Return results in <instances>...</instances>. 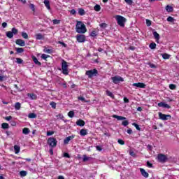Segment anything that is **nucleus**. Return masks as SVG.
<instances>
[{"instance_id":"f257e3e1","label":"nucleus","mask_w":179,"mask_h":179,"mask_svg":"<svg viewBox=\"0 0 179 179\" xmlns=\"http://www.w3.org/2000/svg\"><path fill=\"white\" fill-rule=\"evenodd\" d=\"M76 31L80 34H85L87 31V29H86V25L82 21H78L76 25Z\"/></svg>"},{"instance_id":"f03ea898","label":"nucleus","mask_w":179,"mask_h":179,"mask_svg":"<svg viewBox=\"0 0 179 179\" xmlns=\"http://www.w3.org/2000/svg\"><path fill=\"white\" fill-rule=\"evenodd\" d=\"M115 19L117 22V24L120 26V27H125V22H127V19L121 15H116Z\"/></svg>"},{"instance_id":"7ed1b4c3","label":"nucleus","mask_w":179,"mask_h":179,"mask_svg":"<svg viewBox=\"0 0 179 179\" xmlns=\"http://www.w3.org/2000/svg\"><path fill=\"white\" fill-rule=\"evenodd\" d=\"M62 71L64 75H69V71H68V62L62 59Z\"/></svg>"},{"instance_id":"20e7f679","label":"nucleus","mask_w":179,"mask_h":179,"mask_svg":"<svg viewBox=\"0 0 179 179\" xmlns=\"http://www.w3.org/2000/svg\"><path fill=\"white\" fill-rule=\"evenodd\" d=\"M18 33V31L17 29H16V28H13L11 29V31H7L6 33V37H8V38H13V34L15 35V34H17Z\"/></svg>"},{"instance_id":"39448f33","label":"nucleus","mask_w":179,"mask_h":179,"mask_svg":"<svg viewBox=\"0 0 179 179\" xmlns=\"http://www.w3.org/2000/svg\"><path fill=\"white\" fill-rule=\"evenodd\" d=\"M111 80L115 85H118V83H120V82H124V78L119 76L112 77Z\"/></svg>"},{"instance_id":"423d86ee","label":"nucleus","mask_w":179,"mask_h":179,"mask_svg":"<svg viewBox=\"0 0 179 179\" xmlns=\"http://www.w3.org/2000/svg\"><path fill=\"white\" fill-rule=\"evenodd\" d=\"M98 73L97 69H94L92 70L87 71L85 75L88 76V78H93V76H96Z\"/></svg>"},{"instance_id":"0eeeda50","label":"nucleus","mask_w":179,"mask_h":179,"mask_svg":"<svg viewBox=\"0 0 179 179\" xmlns=\"http://www.w3.org/2000/svg\"><path fill=\"white\" fill-rule=\"evenodd\" d=\"M48 145L51 148H55L57 146V139L53 137H50L48 139Z\"/></svg>"},{"instance_id":"6e6552de","label":"nucleus","mask_w":179,"mask_h":179,"mask_svg":"<svg viewBox=\"0 0 179 179\" xmlns=\"http://www.w3.org/2000/svg\"><path fill=\"white\" fill-rule=\"evenodd\" d=\"M158 162L159 163H166L169 158L167 157V155H164L163 154H159L157 156Z\"/></svg>"},{"instance_id":"1a4fd4ad","label":"nucleus","mask_w":179,"mask_h":179,"mask_svg":"<svg viewBox=\"0 0 179 179\" xmlns=\"http://www.w3.org/2000/svg\"><path fill=\"white\" fill-rule=\"evenodd\" d=\"M158 115L159 117V120H162V121H167L171 119V115H165L162 113H159Z\"/></svg>"},{"instance_id":"9d476101","label":"nucleus","mask_w":179,"mask_h":179,"mask_svg":"<svg viewBox=\"0 0 179 179\" xmlns=\"http://www.w3.org/2000/svg\"><path fill=\"white\" fill-rule=\"evenodd\" d=\"M76 38H77V41L78 43H85L86 41L85 35H78V36H77Z\"/></svg>"},{"instance_id":"9b49d317","label":"nucleus","mask_w":179,"mask_h":179,"mask_svg":"<svg viewBox=\"0 0 179 179\" xmlns=\"http://www.w3.org/2000/svg\"><path fill=\"white\" fill-rule=\"evenodd\" d=\"M73 138H75V135L69 136L66 137V138H64V145H68L69 143V141H72V139H73Z\"/></svg>"},{"instance_id":"f8f14e48","label":"nucleus","mask_w":179,"mask_h":179,"mask_svg":"<svg viewBox=\"0 0 179 179\" xmlns=\"http://www.w3.org/2000/svg\"><path fill=\"white\" fill-rule=\"evenodd\" d=\"M133 86L140 87V89H145V87H146V85H145L143 83H134Z\"/></svg>"},{"instance_id":"ddd939ff","label":"nucleus","mask_w":179,"mask_h":179,"mask_svg":"<svg viewBox=\"0 0 179 179\" xmlns=\"http://www.w3.org/2000/svg\"><path fill=\"white\" fill-rule=\"evenodd\" d=\"M15 43L17 44V45H20V47H24L26 45V43L22 39H17L15 41Z\"/></svg>"},{"instance_id":"4468645a","label":"nucleus","mask_w":179,"mask_h":179,"mask_svg":"<svg viewBox=\"0 0 179 179\" xmlns=\"http://www.w3.org/2000/svg\"><path fill=\"white\" fill-rule=\"evenodd\" d=\"M158 107H162L163 108H171L169 104H167L164 102L158 103Z\"/></svg>"},{"instance_id":"2eb2a0df","label":"nucleus","mask_w":179,"mask_h":179,"mask_svg":"<svg viewBox=\"0 0 179 179\" xmlns=\"http://www.w3.org/2000/svg\"><path fill=\"white\" fill-rule=\"evenodd\" d=\"M140 171H141L143 177H145V178H148V177H149V173H148V172H146V171H145V169L141 168Z\"/></svg>"},{"instance_id":"dca6fc26","label":"nucleus","mask_w":179,"mask_h":179,"mask_svg":"<svg viewBox=\"0 0 179 179\" xmlns=\"http://www.w3.org/2000/svg\"><path fill=\"white\" fill-rule=\"evenodd\" d=\"M113 118H116V120H117V121H122L124 120H127V117H123V116H119L117 115H113Z\"/></svg>"},{"instance_id":"f3484780","label":"nucleus","mask_w":179,"mask_h":179,"mask_svg":"<svg viewBox=\"0 0 179 179\" xmlns=\"http://www.w3.org/2000/svg\"><path fill=\"white\" fill-rule=\"evenodd\" d=\"M152 34H153V36H154V37H155L156 41H157V43H159V41L160 40V35L159 34V33H157V31H154V32L152 33Z\"/></svg>"},{"instance_id":"a211bd4d","label":"nucleus","mask_w":179,"mask_h":179,"mask_svg":"<svg viewBox=\"0 0 179 179\" xmlns=\"http://www.w3.org/2000/svg\"><path fill=\"white\" fill-rule=\"evenodd\" d=\"M85 121L82 120H78L76 122V125H78V127H85Z\"/></svg>"},{"instance_id":"6ab92c4d","label":"nucleus","mask_w":179,"mask_h":179,"mask_svg":"<svg viewBox=\"0 0 179 179\" xmlns=\"http://www.w3.org/2000/svg\"><path fill=\"white\" fill-rule=\"evenodd\" d=\"M35 37H36V40H44V35H43L40 33L36 34Z\"/></svg>"},{"instance_id":"aec40b11","label":"nucleus","mask_w":179,"mask_h":179,"mask_svg":"<svg viewBox=\"0 0 179 179\" xmlns=\"http://www.w3.org/2000/svg\"><path fill=\"white\" fill-rule=\"evenodd\" d=\"M44 5L48 9V10H51V6H50V1L44 0Z\"/></svg>"},{"instance_id":"412c9836","label":"nucleus","mask_w":179,"mask_h":179,"mask_svg":"<svg viewBox=\"0 0 179 179\" xmlns=\"http://www.w3.org/2000/svg\"><path fill=\"white\" fill-rule=\"evenodd\" d=\"M87 134V130L83 129L80 131V135L81 136H86Z\"/></svg>"},{"instance_id":"4be33fe9","label":"nucleus","mask_w":179,"mask_h":179,"mask_svg":"<svg viewBox=\"0 0 179 179\" xmlns=\"http://www.w3.org/2000/svg\"><path fill=\"white\" fill-rule=\"evenodd\" d=\"M32 59H33L34 64H36V65H38L39 66H40V65H41V63L40 62H38V59H37V57L33 56Z\"/></svg>"},{"instance_id":"5701e85b","label":"nucleus","mask_w":179,"mask_h":179,"mask_svg":"<svg viewBox=\"0 0 179 179\" xmlns=\"http://www.w3.org/2000/svg\"><path fill=\"white\" fill-rule=\"evenodd\" d=\"M22 134H24V135H29V134H30V129H29V128H24L22 129Z\"/></svg>"},{"instance_id":"b1692460","label":"nucleus","mask_w":179,"mask_h":179,"mask_svg":"<svg viewBox=\"0 0 179 179\" xmlns=\"http://www.w3.org/2000/svg\"><path fill=\"white\" fill-rule=\"evenodd\" d=\"M21 107H22V104L20 102L15 103V110H20Z\"/></svg>"},{"instance_id":"393cba45","label":"nucleus","mask_w":179,"mask_h":179,"mask_svg":"<svg viewBox=\"0 0 179 179\" xmlns=\"http://www.w3.org/2000/svg\"><path fill=\"white\" fill-rule=\"evenodd\" d=\"M14 150L15 152L16 153V155H17V153H19V152H20V146L19 145H14Z\"/></svg>"},{"instance_id":"a878e982","label":"nucleus","mask_w":179,"mask_h":179,"mask_svg":"<svg viewBox=\"0 0 179 179\" xmlns=\"http://www.w3.org/2000/svg\"><path fill=\"white\" fill-rule=\"evenodd\" d=\"M94 10H96V12H100V10H101V7L100 6V5L99 4H96L94 7Z\"/></svg>"},{"instance_id":"bb28decb","label":"nucleus","mask_w":179,"mask_h":179,"mask_svg":"<svg viewBox=\"0 0 179 179\" xmlns=\"http://www.w3.org/2000/svg\"><path fill=\"white\" fill-rule=\"evenodd\" d=\"M15 50L17 54H22V52H24V49H23V48H16Z\"/></svg>"},{"instance_id":"cd10ccee","label":"nucleus","mask_w":179,"mask_h":179,"mask_svg":"<svg viewBox=\"0 0 179 179\" xmlns=\"http://www.w3.org/2000/svg\"><path fill=\"white\" fill-rule=\"evenodd\" d=\"M92 159L90 157H87L86 155H83V162H89Z\"/></svg>"},{"instance_id":"c85d7f7f","label":"nucleus","mask_w":179,"mask_h":179,"mask_svg":"<svg viewBox=\"0 0 179 179\" xmlns=\"http://www.w3.org/2000/svg\"><path fill=\"white\" fill-rule=\"evenodd\" d=\"M20 177H26V176H27V171H20Z\"/></svg>"},{"instance_id":"c756f323","label":"nucleus","mask_w":179,"mask_h":179,"mask_svg":"<svg viewBox=\"0 0 179 179\" xmlns=\"http://www.w3.org/2000/svg\"><path fill=\"white\" fill-rule=\"evenodd\" d=\"M28 96L31 100H36V99H37V96L34 94H29Z\"/></svg>"},{"instance_id":"7c9ffc66","label":"nucleus","mask_w":179,"mask_h":179,"mask_svg":"<svg viewBox=\"0 0 179 179\" xmlns=\"http://www.w3.org/2000/svg\"><path fill=\"white\" fill-rule=\"evenodd\" d=\"M106 94L107 96H109V97L114 99V94H113V92H110L109 90H106Z\"/></svg>"},{"instance_id":"2f4dec72","label":"nucleus","mask_w":179,"mask_h":179,"mask_svg":"<svg viewBox=\"0 0 179 179\" xmlns=\"http://www.w3.org/2000/svg\"><path fill=\"white\" fill-rule=\"evenodd\" d=\"M41 58H42V59H44L45 61H47V58H50V55L42 54Z\"/></svg>"},{"instance_id":"473e14b6","label":"nucleus","mask_w":179,"mask_h":179,"mask_svg":"<svg viewBox=\"0 0 179 179\" xmlns=\"http://www.w3.org/2000/svg\"><path fill=\"white\" fill-rule=\"evenodd\" d=\"M78 13L80 16H83V15H85V10L83 8H79L78 9Z\"/></svg>"},{"instance_id":"72a5a7b5","label":"nucleus","mask_w":179,"mask_h":179,"mask_svg":"<svg viewBox=\"0 0 179 179\" xmlns=\"http://www.w3.org/2000/svg\"><path fill=\"white\" fill-rule=\"evenodd\" d=\"M150 50H155L156 49V44L155 43H151L149 45Z\"/></svg>"},{"instance_id":"f704fd0d","label":"nucleus","mask_w":179,"mask_h":179,"mask_svg":"<svg viewBox=\"0 0 179 179\" xmlns=\"http://www.w3.org/2000/svg\"><path fill=\"white\" fill-rule=\"evenodd\" d=\"M1 128H3V129H8V128H9V124H8V123H3L1 124Z\"/></svg>"},{"instance_id":"c9c22d12","label":"nucleus","mask_w":179,"mask_h":179,"mask_svg":"<svg viewBox=\"0 0 179 179\" xmlns=\"http://www.w3.org/2000/svg\"><path fill=\"white\" fill-rule=\"evenodd\" d=\"M74 115H75V113L72 110L68 113V116L70 117V118H73Z\"/></svg>"},{"instance_id":"e433bc0d","label":"nucleus","mask_w":179,"mask_h":179,"mask_svg":"<svg viewBox=\"0 0 179 179\" xmlns=\"http://www.w3.org/2000/svg\"><path fill=\"white\" fill-rule=\"evenodd\" d=\"M50 106H51L52 108H57V103L54 101L50 102Z\"/></svg>"},{"instance_id":"4c0bfd02","label":"nucleus","mask_w":179,"mask_h":179,"mask_svg":"<svg viewBox=\"0 0 179 179\" xmlns=\"http://www.w3.org/2000/svg\"><path fill=\"white\" fill-rule=\"evenodd\" d=\"M166 12H171L173 10V7L171 6H166Z\"/></svg>"},{"instance_id":"58836bf2","label":"nucleus","mask_w":179,"mask_h":179,"mask_svg":"<svg viewBox=\"0 0 179 179\" xmlns=\"http://www.w3.org/2000/svg\"><path fill=\"white\" fill-rule=\"evenodd\" d=\"M29 118H36L37 117V115L35 113H29L28 115Z\"/></svg>"},{"instance_id":"ea45409f","label":"nucleus","mask_w":179,"mask_h":179,"mask_svg":"<svg viewBox=\"0 0 179 179\" xmlns=\"http://www.w3.org/2000/svg\"><path fill=\"white\" fill-rule=\"evenodd\" d=\"M22 36L23 37V38H25V39L29 38V35L26 32H22Z\"/></svg>"},{"instance_id":"a19ab883","label":"nucleus","mask_w":179,"mask_h":179,"mask_svg":"<svg viewBox=\"0 0 179 179\" xmlns=\"http://www.w3.org/2000/svg\"><path fill=\"white\" fill-rule=\"evenodd\" d=\"M176 87H177L174 84L169 85V89H171V90H176Z\"/></svg>"},{"instance_id":"79ce46f5","label":"nucleus","mask_w":179,"mask_h":179,"mask_svg":"<svg viewBox=\"0 0 179 179\" xmlns=\"http://www.w3.org/2000/svg\"><path fill=\"white\" fill-rule=\"evenodd\" d=\"M132 125H134V127H135L136 129H137V131H141V127H139V125L136 123H133Z\"/></svg>"},{"instance_id":"37998d69","label":"nucleus","mask_w":179,"mask_h":179,"mask_svg":"<svg viewBox=\"0 0 179 179\" xmlns=\"http://www.w3.org/2000/svg\"><path fill=\"white\" fill-rule=\"evenodd\" d=\"M129 122L127 120H124L122 122V125H123V127H127V125H129Z\"/></svg>"},{"instance_id":"c03bdc74","label":"nucleus","mask_w":179,"mask_h":179,"mask_svg":"<svg viewBox=\"0 0 179 179\" xmlns=\"http://www.w3.org/2000/svg\"><path fill=\"white\" fill-rule=\"evenodd\" d=\"M117 143H119V145H125V141H124V140L122 139H118Z\"/></svg>"},{"instance_id":"a18cd8bd","label":"nucleus","mask_w":179,"mask_h":179,"mask_svg":"<svg viewBox=\"0 0 179 179\" xmlns=\"http://www.w3.org/2000/svg\"><path fill=\"white\" fill-rule=\"evenodd\" d=\"M43 51H44V52H46L47 54H51L52 52V50L47 49V48H45Z\"/></svg>"},{"instance_id":"49530a36","label":"nucleus","mask_w":179,"mask_h":179,"mask_svg":"<svg viewBox=\"0 0 179 179\" xmlns=\"http://www.w3.org/2000/svg\"><path fill=\"white\" fill-rule=\"evenodd\" d=\"M162 58H164V59H169V58H170V56L165 53L162 55Z\"/></svg>"},{"instance_id":"de8ad7c7","label":"nucleus","mask_w":179,"mask_h":179,"mask_svg":"<svg viewBox=\"0 0 179 179\" xmlns=\"http://www.w3.org/2000/svg\"><path fill=\"white\" fill-rule=\"evenodd\" d=\"M148 65H149L150 68H152L153 69H156V68H157L156 65H155L152 63H148Z\"/></svg>"},{"instance_id":"09e8293b","label":"nucleus","mask_w":179,"mask_h":179,"mask_svg":"<svg viewBox=\"0 0 179 179\" xmlns=\"http://www.w3.org/2000/svg\"><path fill=\"white\" fill-rule=\"evenodd\" d=\"M145 22H146V24L147 26H152V21H150V20L147 19L145 20Z\"/></svg>"},{"instance_id":"8fccbe9b","label":"nucleus","mask_w":179,"mask_h":179,"mask_svg":"<svg viewBox=\"0 0 179 179\" xmlns=\"http://www.w3.org/2000/svg\"><path fill=\"white\" fill-rule=\"evenodd\" d=\"M90 36H91V37H96V36H97L96 31H92L90 34Z\"/></svg>"},{"instance_id":"3c124183","label":"nucleus","mask_w":179,"mask_h":179,"mask_svg":"<svg viewBox=\"0 0 179 179\" xmlns=\"http://www.w3.org/2000/svg\"><path fill=\"white\" fill-rule=\"evenodd\" d=\"M52 22L54 24H59L61 21L59 20H53Z\"/></svg>"},{"instance_id":"603ef678","label":"nucleus","mask_w":179,"mask_h":179,"mask_svg":"<svg viewBox=\"0 0 179 179\" xmlns=\"http://www.w3.org/2000/svg\"><path fill=\"white\" fill-rule=\"evenodd\" d=\"M100 27H101L102 29H106V27H107V24L106 23H101L99 24Z\"/></svg>"},{"instance_id":"864d4df0","label":"nucleus","mask_w":179,"mask_h":179,"mask_svg":"<svg viewBox=\"0 0 179 179\" xmlns=\"http://www.w3.org/2000/svg\"><path fill=\"white\" fill-rule=\"evenodd\" d=\"M51 135H54V131H47V136H51Z\"/></svg>"},{"instance_id":"5fc2aeb1","label":"nucleus","mask_w":179,"mask_h":179,"mask_svg":"<svg viewBox=\"0 0 179 179\" xmlns=\"http://www.w3.org/2000/svg\"><path fill=\"white\" fill-rule=\"evenodd\" d=\"M16 61H17V64H22L23 63V60L20 58H17Z\"/></svg>"},{"instance_id":"6e6d98bb","label":"nucleus","mask_w":179,"mask_h":179,"mask_svg":"<svg viewBox=\"0 0 179 179\" xmlns=\"http://www.w3.org/2000/svg\"><path fill=\"white\" fill-rule=\"evenodd\" d=\"M167 22H174V18H173L172 17H168Z\"/></svg>"},{"instance_id":"4d7b16f0","label":"nucleus","mask_w":179,"mask_h":179,"mask_svg":"<svg viewBox=\"0 0 179 179\" xmlns=\"http://www.w3.org/2000/svg\"><path fill=\"white\" fill-rule=\"evenodd\" d=\"M124 2H126V3H128V5H132L133 3L132 0H124Z\"/></svg>"},{"instance_id":"13d9d810","label":"nucleus","mask_w":179,"mask_h":179,"mask_svg":"<svg viewBox=\"0 0 179 179\" xmlns=\"http://www.w3.org/2000/svg\"><path fill=\"white\" fill-rule=\"evenodd\" d=\"M71 15H76V10L75 9H72L70 10Z\"/></svg>"},{"instance_id":"bf43d9fd","label":"nucleus","mask_w":179,"mask_h":179,"mask_svg":"<svg viewBox=\"0 0 179 179\" xmlns=\"http://www.w3.org/2000/svg\"><path fill=\"white\" fill-rule=\"evenodd\" d=\"M64 157H67V159H69L71 157V156L69 155V154L68 152H65L64 154Z\"/></svg>"},{"instance_id":"052dcab7","label":"nucleus","mask_w":179,"mask_h":179,"mask_svg":"<svg viewBox=\"0 0 179 179\" xmlns=\"http://www.w3.org/2000/svg\"><path fill=\"white\" fill-rule=\"evenodd\" d=\"M129 155H130V156H132V157H135V156H136V154L134 151H130Z\"/></svg>"},{"instance_id":"680f3d73","label":"nucleus","mask_w":179,"mask_h":179,"mask_svg":"<svg viewBox=\"0 0 179 179\" xmlns=\"http://www.w3.org/2000/svg\"><path fill=\"white\" fill-rule=\"evenodd\" d=\"M96 150H98L99 152H101V150H102L101 147L99 146V145H96Z\"/></svg>"},{"instance_id":"e2e57ef3","label":"nucleus","mask_w":179,"mask_h":179,"mask_svg":"<svg viewBox=\"0 0 179 179\" xmlns=\"http://www.w3.org/2000/svg\"><path fill=\"white\" fill-rule=\"evenodd\" d=\"M148 167L152 168L153 167V164L149 162H147Z\"/></svg>"},{"instance_id":"0e129e2a","label":"nucleus","mask_w":179,"mask_h":179,"mask_svg":"<svg viewBox=\"0 0 179 179\" xmlns=\"http://www.w3.org/2000/svg\"><path fill=\"white\" fill-rule=\"evenodd\" d=\"M6 121H10V120H12V116L6 117Z\"/></svg>"},{"instance_id":"69168bd1","label":"nucleus","mask_w":179,"mask_h":179,"mask_svg":"<svg viewBox=\"0 0 179 179\" xmlns=\"http://www.w3.org/2000/svg\"><path fill=\"white\" fill-rule=\"evenodd\" d=\"M78 100H80L81 101H85V97L83 96H79Z\"/></svg>"},{"instance_id":"338daca9","label":"nucleus","mask_w":179,"mask_h":179,"mask_svg":"<svg viewBox=\"0 0 179 179\" xmlns=\"http://www.w3.org/2000/svg\"><path fill=\"white\" fill-rule=\"evenodd\" d=\"M124 103H129V99H128L127 97L124 98Z\"/></svg>"},{"instance_id":"774afa93","label":"nucleus","mask_w":179,"mask_h":179,"mask_svg":"<svg viewBox=\"0 0 179 179\" xmlns=\"http://www.w3.org/2000/svg\"><path fill=\"white\" fill-rule=\"evenodd\" d=\"M29 8L31 9V10H34V5L30 4Z\"/></svg>"}]
</instances>
